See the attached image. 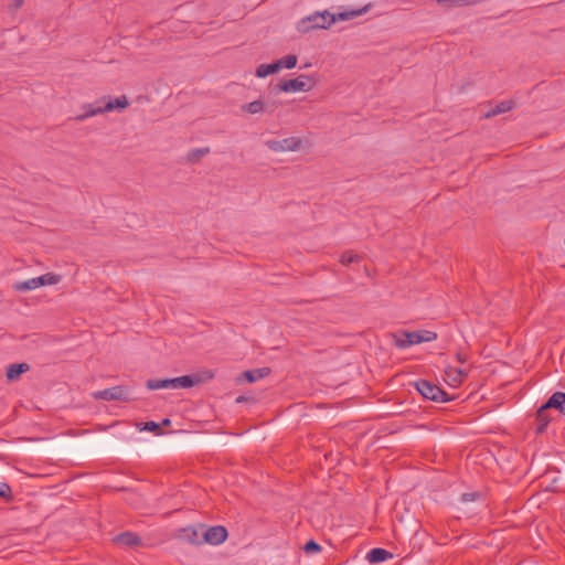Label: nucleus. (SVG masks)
Returning <instances> with one entry per match:
<instances>
[{
	"label": "nucleus",
	"mask_w": 565,
	"mask_h": 565,
	"mask_svg": "<svg viewBox=\"0 0 565 565\" xmlns=\"http://www.w3.org/2000/svg\"><path fill=\"white\" fill-rule=\"evenodd\" d=\"M86 111L82 115L76 116L77 120H84L90 116H94L96 114H103L106 111V104H99L97 107H93L92 105L84 106Z\"/></svg>",
	"instance_id": "nucleus-22"
},
{
	"label": "nucleus",
	"mask_w": 565,
	"mask_h": 565,
	"mask_svg": "<svg viewBox=\"0 0 565 565\" xmlns=\"http://www.w3.org/2000/svg\"><path fill=\"white\" fill-rule=\"evenodd\" d=\"M244 401H245V397H244V396H238V397L236 398V403H242V402H244Z\"/></svg>",
	"instance_id": "nucleus-38"
},
{
	"label": "nucleus",
	"mask_w": 565,
	"mask_h": 565,
	"mask_svg": "<svg viewBox=\"0 0 565 565\" xmlns=\"http://www.w3.org/2000/svg\"><path fill=\"white\" fill-rule=\"evenodd\" d=\"M551 420H552V418L548 415V409H543V404H542L535 414V422H536L535 431H536V434L541 435V434L545 433Z\"/></svg>",
	"instance_id": "nucleus-13"
},
{
	"label": "nucleus",
	"mask_w": 565,
	"mask_h": 565,
	"mask_svg": "<svg viewBox=\"0 0 565 565\" xmlns=\"http://www.w3.org/2000/svg\"><path fill=\"white\" fill-rule=\"evenodd\" d=\"M513 107H514L513 100H503V102L499 103L494 108L489 110L487 113L486 117H493L499 114L507 113V111L511 110Z\"/></svg>",
	"instance_id": "nucleus-20"
},
{
	"label": "nucleus",
	"mask_w": 565,
	"mask_h": 565,
	"mask_svg": "<svg viewBox=\"0 0 565 565\" xmlns=\"http://www.w3.org/2000/svg\"><path fill=\"white\" fill-rule=\"evenodd\" d=\"M265 104H266L265 111L271 114L275 111V109L279 106L280 103L276 102V100H266Z\"/></svg>",
	"instance_id": "nucleus-32"
},
{
	"label": "nucleus",
	"mask_w": 565,
	"mask_h": 565,
	"mask_svg": "<svg viewBox=\"0 0 565 565\" xmlns=\"http://www.w3.org/2000/svg\"><path fill=\"white\" fill-rule=\"evenodd\" d=\"M297 56L295 54H289V55H286L279 60H277L278 64L280 65V70L281 68H288V70H291L294 68L296 65H297Z\"/></svg>",
	"instance_id": "nucleus-25"
},
{
	"label": "nucleus",
	"mask_w": 565,
	"mask_h": 565,
	"mask_svg": "<svg viewBox=\"0 0 565 565\" xmlns=\"http://www.w3.org/2000/svg\"><path fill=\"white\" fill-rule=\"evenodd\" d=\"M413 385L424 398L435 403H446L456 398V396H450L440 386L425 379L415 381Z\"/></svg>",
	"instance_id": "nucleus-3"
},
{
	"label": "nucleus",
	"mask_w": 565,
	"mask_h": 565,
	"mask_svg": "<svg viewBox=\"0 0 565 565\" xmlns=\"http://www.w3.org/2000/svg\"><path fill=\"white\" fill-rule=\"evenodd\" d=\"M203 543H209L211 545H218L226 541L228 536V532L223 525H214L207 529L204 527L203 532Z\"/></svg>",
	"instance_id": "nucleus-8"
},
{
	"label": "nucleus",
	"mask_w": 565,
	"mask_h": 565,
	"mask_svg": "<svg viewBox=\"0 0 565 565\" xmlns=\"http://www.w3.org/2000/svg\"><path fill=\"white\" fill-rule=\"evenodd\" d=\"M24 3V0H12L11 4L9 6V9L11 11H17L20 9Z\"/></svg>",
	"instance_id": "nucleus-34"
},
{
	"label": "nucleus",
	"mask_w": 565,
	"mask_h": 565,
	"mask_svg": "<svg viewBox=\"0 0 565 565\" xmlns=\"http://www.w3.org/2000/svg\"><path fill=\"white\" fill-rule=\"evenodd\" d=\"M393 557V554L385 548L374 547L366 554V559L371 564H379Z\"/></svg>",
	"instance_id": "nucleus-14"
},
{
	"label": "nucleus",
	"mask_w": 565,
	"mask_h": 565,
	"mask_svg": "<svg viewBox=\"0 0 565 565\" xmlns=\"http://www.w3.org/2000/svg\"><path fill=\"white\" fill-rule=\"evenodd\" d=\"M457 359H458V361H459V362H461V363L466 362V358H465L461 353H458V354H457Z\"/></svg>",
	"instance_id": "nucleus-37"
},
{
	"label": "nucleus",
	"mask_w": 565,
	"mask_h": 565,
	"mask_svg": "<svg viewBox=\"0 0 565 565\" xmlns=\"http://www.w3.org/2000/svg\"><path fill=\"white\" fill-rule=\"evenodd\" d=\"M141 430H147L154 433L157 435H161V425L159 423H156L153 420L143 423V426L140 428Z\"/></svg>",
	"instance_id": "nucleus-27"
},
{
	"label": "nucleus",
	"mask_w": 565,
	"mask_h": 565,
	"mask_svg": "<svg viewBox=\"0 0 565 565\" xmlns=\"http://www.w3.org/2000/svg\"><path fill=\"white\" fill-rule=\"evenodd\" d=\"M271 373L270 367H259L254 370H246L236 379L239 383L241 381H246L247 383H254L260 379L268 376Z\"/></svg>",
	"instance_id": "nucleus-10"
},
{
	"label": "nucleus",
	"mask_w": 565,
	"mask_h": 565,
	"mask_svg": "<svg viewBox=\"0 0 565 565\" xmlns=\"http://www.w3.org/2000/svg\"><path fill=\"white\" fill-rule=\"evenodd\" d=\"M451 372H455L457 374L456 377H454V381L461 382L462 376H467V373H465L461 369H452L450 367Z\"/></svg>",
	"instance_id": "nucleus-33"
},
{
	"label": "nucleus",
	"mask_w": 565,
	"mask_h": 565,
	"mask_svg": "<svg viewBox=\"0 0 565 565\" xmlns=\"http://www.w3.org/2000/svg\"><path fill=\"white\" fill-rule=\"evenodd\" d=\"M210 153V148H194L190 150L186 154V161L189 163H196L199 162L203 157Z\"/></svg>",
	"instance_id": "nucleus-19"
},
{
	"label": "nucleus",
	"mask_w": 565,
	"mask_h": 565,
	"mask_svg": "<svg viewBox=\"0 0 565 565\" xmlns=\"http://www.w3.org/2000/svg\"><path fill=\"white\" fill-rule=\"evenodd\" d=\"M481 0H438L439 4H447L449 7L471 6L480 2Z\"/></svg>",
	"instance_id": "nucleus-26"
},
{
	"label": "nucleus",
	"mask_w": 565,
	"mask_h": 565,
	"mask_svg": "<svg viewBox=\"0 0 565 565\" xmlns=\"http://www.w3.org/2000/svg\"><path fill=\"white\" fill-rule=\"evenodd\" d=\"M266 146L275 152L298 151L302 140L298 137H288L282 140H267Z\"/></svg>",
	"instance_id": "nucleus-6"
},
{
	"label": "nucleus",
	"mask_w": 565,
	"mask_h": 565,
	"mask_svg": "<svg viewBox=\"0 0 565 565\" xmlns=\"http://www.w3.org/2000/svg\"><path fill=\"white\" fill-rule=\"evenodd\" d=\"M111 542L120 548H137L142 545L141 537L131 531H125L113 536Z\"/></svg>",
	"instance_id": "nucleus-7"
},
{
	"label": "nucleus",
	"mask_w": 565,
	"mask_h": 565,
	"mask_svg": "<svg viewBox=\"0 0 565 565\" xmlns=\"http://www.w3.org/2000/svg\"><path fill=\"white\" fill-rule=\"evenodd\" d=\"M30 370V365L26 363L11 364L7 369V377L9 380L18 379L22 373Z\"/></svg>",
	"instance_id": "nucleus-17"
},
{
	"label": "nucleus",
	"mask_w": 565,
	"mask_h": 565,
	"mask_svg": "<svg viewBox=\"0 0 565 565\" xmlns=\"http://www.w3.org/2000/svg\"><path fill=\"white\" fill-rule=\"evenodd\" d=\"M148 390L171 388L170 379H150L146 382Z\"/></svg>",
	"instance_id": "nucleus-21"
},
{
	"label": "nucleus",
	"mask_w": 565,
	"mask_h": 565,
	"mask_svg": "<svg viewBox=\"0 0 565 565\" xmlns=\"http://www.w3.org/2000/svg\"><path fill=\"white\" fill-rule=\"evenodd\" d=\"M171 424V420L169 418H163L162 422L160 423L161 427L164 426V427H168L170 426Z\"/></svg>",
	"instance_id": "nucleus-36"
},
{
	"label": "nucleus",
	"mask_w": 565,
	"mask_h": 565,
	"mask_svg": "<svg viewBox=\"0 0 565 565\" xmlns=\"http://www.w3.org/2000/svg\"><path fill=\"white\" fill-rule=\"evenodd\" d=\"M14 290L17 291H29L39 288L36 277L28 279L25 281H19L13 285Z\"/></svg>",
	"instance_id": "nucleus-23"
},
{
	"label": "nucleus",
	"mask_w": 565,
	"mask_h": 565,
	"mask_svg": "<svg viewBox=\"0 0 565 565\" xmlns=\"http://www.w3.org/2000/svg\"><path fill=\"white\" fill-rule=\"evenodd\" d=\"M0 497L6 501H10L13 498L11 487L6 482L0 483Z\"/></svg>",
	"instance_id": "nucleus-28"
},
{
	"label": "nucleus",
	"mask_w": 565,
	"mask_h": 565,
	"mask_svg": "<svg viewBox=\"0 0 565 565\" xmlns=\"http://www.w3.org/2000/svg\"><path fill=\"white\" fill-rule=\"evenodd\" d=\"M95 396L97 398H106V390L97 392Z\"/></svg>",
	"instance_id": "nucleus-35"
},
{
	"label": "nucleus",
	"mask_w": 565,
	"mask_h": 565,
	"mask_svg": "<svg viewBox=\"0 0 565 565\" xmlns=\"http://www.w3.org/2000/svg\"><path fill=\"white\" fill-rule=\"evenodd\" d=\"M215 376L212 370H201L195 373L170 379L171 388H190L205 384Z\"/></svg>",
	"instance_id": "nucleus-4"
},
{
	"label": "nucleus",
	"mask_w": 565,
	"mask_h": 565,
	"mask_svg": "<svg viewBox=\"0 0 565 565\" xmlns=\"http://www.w3.org/2000/svg\"><path fill=\"white\" fill-rule=\"evenodd\" d=\"M543 409H556L565 416V393L555 392L543 404Z\"/></svg>",
	"instance_id": "nucleus-11"
},
{
	"label": "nucleus",
	"mask_w": 565,
	"mask_h": 565,
	"mask_svg": "<svg viewBox=\"0 0 565 565\" xmlns=\"http://www.w3.org/2000/svg\"><path fill=\"white\" fill-rule=\"evenodd\" d=\"M360 258V256L358 254H354L352 252H345L342 256H341V263L343 265H349V264H352L354 262H358Z\"/></svg>",
	"instance_id": "nucleus-30"
},
{
	"label": "nucleus",
	"mask_w": 565,
	"mask_h": 565,
	"mask_svg": "<svg viewBox=\"0 0 565 565\" xmlns=\"http://www.w3.org/2000/svg\"><path fill=\"white\" fill-rule=\"evenodd\" d=\"M129 103L125 95L115 98H108V113L109 111H122L128 107Z\"/></svg>",
	"instance_id": "nucleus-18"
},
{
	"label": "nucleus",
	"mask_w": 565,
	"mask_h": 565,
	"mask_svg": "<svg viewBox=\"0 0 565 565\" xmlns=\"http://www.w3.org/2000/svg\"><path fill=\"white\" fill-rule=\"evenodd\" d=\"M132 394L131 391L122 385H117L113 387H108V401L115 399V401H121V402H128L131 401Z\"/></svg>",
	"instance_id": "nucleus-12"
},
{
	"label": "nucleus",
	"mask_w": 565,
	"mask_h": 565,
	"mask_svg": "<svg viewBox=\"0 0 565 565\" xmlns=\"http://www.w3.org/2000/svg\"><path fill=\"white\" fill-rule=\"evenodd\" d=\"M114 489L117 491L125 490V488H117V487H115Z\"/></svg>",
	"instance_id": "nucleus-39"
},
{
	"label": "nucleus",
	"mask_w": 565,
	"mask_h": 565,
	"mask_svg": "<svg viewBox=\"0 0 565 565\" xmlns=\"http://www.w3.org/2000/svg\"><path fill=\"white\" fill-rule=\"evenodd\" d=\"M371 7L372 4L367 3L361 9L339 12L338 14H332L328 10H324L323 12H315L302 18L298 22L297 30L301 33H307L316 29H329L337 21H348L366 13Z\"/></svg>",
	"instance_id": "nucleus-1"
},
{
	"label": "nucleus",
	"mask_w": 565,
	"mask_h": 565,
	"mask_svg": "<svg viewBox=\"0 0 565 565\" xmlns=\"http://www.w3.org/2000/svg\"><path fill=\"white\" fill-rule=\"evenodd\" d=\"M280 71V65L277 61L270 63V64H260L255 72V75L257 77H266L268 75L275 74Z\"/></svg>",
	"instance_id": "nucleus-15"
},
{
	"label": "nucleus",
	"mask_w": 565,
	"mask_h": 565,
	"mask_svg": "<svg viewBox=\"0 0 565 565\" xmlns=\"http://www.w3.org/2000/svg\"><path fill=\"white\" fill-rule=\"evenodd\" d=\"M317 81L310 75H299L296 78L281 81L276 87V93L285 92H309L316 85Z\"/></svg>",
	"instance_id": "nucleus-5"
},
{
	"label": "nucleus",
	"mask_w": 565,
	"mask_h": 565,
	"mask_svg": "<svg viewBox=\"0 0 565 565\" xmlns=\"http://www.w3.org/2000/svg\"><path fill=\"white\" fill-rule=\"evenodd\" d=\"M480 498L479 492H468L461 495V502H471Z\"/></svg>",
	"instance_id": "nucleus-31"
},
{
	"label": "nucleus",
	"mask_w": 565,
	"mask_h": 565,
	"mask_svg": "<svg viewBox=\"0 0 565 565\" xmlns=\"http://www.w3.org/2000/svg\"><path fill=\"white\" fill-rule=\"evenodd\" d=\"M394 345L399 349H406L414 344L430 342L437 339V333L430 330L401 331L393 333Z\"/></svg>",
	"instance_id": "nucleus-2"
},
{
	"label": "nucleus",
	"mask_w": 565,
	"mask_h": 565,
	"mask_svg": "<svg viewBox=\"0 0 565 565\" xmlns=\"http://www.w3.org/2000/svg\"><path fill=\"white\" fill-rule=\"evenodd\" d=\"M322 550L321 545L318 544L315 540H309L305 546H303V551L306 553H318Z\"/></svg>",
	"instance_id": "nucleus-29"
},
{
	"label": "nucleus",
	"mask_w": 565,
	"mask_h": 565,
	"mask_svg": "<svg viewBox=\"0 0 565 565\" xmlns=\"http://www.w3.org/2000/svg\"><path fill=\"white\" fill-rule=\"evenodd\" d=\"M241 109L244 113H248V114L255 115V114H259V113L265 111L266 104H265V100L257 99V100H253L250 103L242 105Z\"/></svg>",
	"instance_id": "nucleus-16"
},
{
	"label": "nucleus",
	"mask_w": 565,
	"mask_h": 565,
	"mask_svg": "<svg viewBox=\"0 0 565 565\" xmlns=\"http://www.w3.org/2000/svg\"><path fill=\"white\" fill-rule=\"evenodd\" d=\"M204 530V525L200 524L199 527L190 525L179 530L178 537L182 541H185L193 545L203 544V535L202 532Z\"/></svg>",
	"instance_id": "nucleus-9"
},
{
	"label": "nucleus",
	"mask_w": 565,
	"mask_h": 565,
	"mask_svg": "<svg viewBox=\"0 0 565 565\" xmlns=\"http://www.w3.org/2000/svg\"><path fill=\"white\" fill-rule=\"evenodd\" d=\"M39 287L45 286V285H56L60 282L61 277L58 275L46 273L40 277H36Z\"/></svg>",
	"instance_id": "nucleus-24"
}]
</instances>
